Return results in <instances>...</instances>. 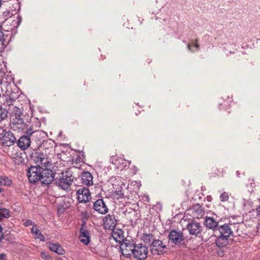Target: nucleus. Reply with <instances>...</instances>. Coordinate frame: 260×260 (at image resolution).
Returning a JSON list of instances; mask_svg holds the SVG:
<instances>
[{
    "label": "nucleus",
    "instance_id": "1",
    "mask_svg": "<svg viewBox=\"0 0 260 260\" xmlns=\"http://www.w3.org/2000/svg\"><path fill=\"white\" fill-rule=\"evenodd\" d=\"M74 180L72 173L70 171H66L62 172L59 176L55 180L57 186L60 188L67 190L72 183Z\"/></svg>",
    "mask_w": 260,
    "mask_h": 260
},
{
    "label": "nucleus",
    "instance_id": "2",
    "mask_svg": "<svg viewBox=\"0 0 260 260\" xmlns=\"http://www.w3.org/2000/svg\"><path fill=\"white\" fill-rule=\"evenodd\" d=\"M30 158L32 160L38 164V166L41 165L45 168H49L52 166L50 159L41 152L38 151L32 152L30 155Z\"/></svg>",
    "mask_w": 260,
    "mask_h": 260
},
{
    "label": "nucleus",
    "instance_id": "3",
    "mask_svg": "<svg viewBox=\"0 0 260 260\" xmlns=\"http://www.w3.org/2000/svg\"><path fill=\"white\" fill-rule=\"evenodd\" d=\"M148 254V249L146 246L140 243L134 244L133 246V255L137 260L145 259Z\"/></svg>",
    "mask_w": 260,
    "mask_h": 260
},
{
    "label": "nucleus",
    "instance_id": "4",
    "mask_svg": "<svg viewBox=\"0 0 260 260\" xmlns=\"http://www.w3.org/2000/svg\"><path fill=\"white\" fill-rule=\"evenodd\" d=\"M42 170L43 168L40 166H31L27 170V176L29 181L31 183H35L39 181Z\"/></svg>",
    "mask_w": 260,
    "mask_h": 260
},
{
    "label": "nucleus",
    "instance_id": "5",
    "mask_svg": "<svg viewBox=\"0 0 260 260\" xmlns=\"http://www.w3.org/2000/svg\"><path fill=\"white\" fill-rule=\"evenodd\" d=\"M21 116L20 109L15 107L12 114L11 122L14 125H19V126L18 127L19 128H22V126L24 125V121Z\"/></svg>",
    "mask_w": 260,
    "mask_h": 260
},
{
    "label": "nucleus",
    "instance_id": "6",
    "mask_svg": "<svg viewBox=\"0 0 260 260\" xmlns=\"http://www.w3.org/2000/svg\"><path fill=\"white\" fill-rule=\"evenodd\" d=\"M166 245L163 244L162 241L160 240H155L150 245V252L153 255H159L165 252Z\"/></svg>",
    "mask_w": 260,
    "mask_h": 260
},
{
    "label": "nucleus",
    "instance_id": "7",
    "mask_svg": "<svg viewBox=\"0 0 260 260\" xmlns=\"http://www.w3.org/2000/svg\"><path fill=\"white\" fill-rule=\"evenodd\" d=\"M111 161L115 166V168L120 171L126 169L130 165V161L128 160L115 156L111 158Z\"/></svg>",
    "mask_w": 260,
    "mask_h": 260
},
{
    "label": "nucleus",
    "instance_id": "8",
    "mask_svg": "<svg viewBox=\"0 0 260 260\" xmlns=\"http://www.w3.org/2000/svg\"><path fill=\"white\" fill-rule=\"evenodd\" d=\"M54 179V175L50 169H43L40 175L39 181L44 184L51 183Z\"/></svg>",
    "mask_w": 260,
    "mask_h": 260
},
{
    "label": "nucleus",
    "instance_id": "9",
    "mask_svg": "<svg viewBox=\"0 0 260 260\" xmlns=\"http://www.w3.org/2000/svg\"><path fill=\"white\" fill-rule=\"evenodd\" d=\"M77 200L80 203H85L89 201L90 193L88 188L85 187L79 188L76 192Z\"/></svg>",
    "mask_w": 260,
    "mask_h": 260
},
{
    "label": "nucleus",
    "instance_id": "10",
    "mask_svg": "<svg viewBox=\"0 0 260 260\" xmlns=\"http://www.w3.org/2000/svg\"><path fill=\"white\" fill-rule=\"evenodd\" d=\"M169 239L173 244H181L184 239L183 233L180 231L172 230L169 233Z\"/></svg>",
    "mask_w": 260,
    "mask_h": 260
},
{
    "label": "nucleus",
    "instance_id": "11",
    "mask_svg": "<svg viewBox=\"0 0 260 260\" xmlns=\"http://www.w3.org/2000/svg\"><path fill=\"white\" fill-rule=\"evenodd\" d=\"M189 233L191 235L198 236L201 232V225L200 223L192 221L187 225Z\"/></svg>",
    "mask_w": 260,
    "mask_h": 260
},
{
    "label": "nucleus",
    "instance_id": "12",
    "mask_svg": "<svg viewBox=\"0 0 260 260\" xmlns=\"http://www.w3.org/2000/svg\"><path fill=\"white\" fill-rule=\"evenodd\" d=\"M0 140L3 145L10 146L14 144L16 141V138L11 132H7L3 135V137H1Z\"/></svg>",
    "mask_w": 260,
    "mask_h": 260
},
{
    "label": "nucleus",
    "instance_id": "13",
    "mask_svg": "<svg viewBox=\"0 0 260 260\" xmlns=\"http://www.w3.org/2000/svg\"><path fill=\"white\" fill-rule=\"evenodd\" d=\"M93 209L101 214H105L108 212V208L103 199H99L94 202Z\"/></svg>",
    "mask_w": 260,
    "mask_h": 260
},
{
    "label": "nucleus",
    "instance_id": "14",
    "mask_svg": "<svg viewBox=\"0 0 260 260\" xmlns=\"http://www.w3.org/2000/svg\"><path fill=\"white\" fill-rule=\"evenodd\" d=\"M104 228L107 230H113L116 225V220L114 215H107L103 219Z\"/></svg>",
    "mask_w": 260,
    "mask_h": 260
},
{
    "label": "nucleus",
    "instance_id": "15",
    "mask_svg": "<svg viewBox=\"0 0 260 260\" xmlns=\"http://www.w3.org/2000/svg\"><path fill=\"white\" fill-rule=\"evenodd\" d=\"M134 244H131L129 242L125 241L120 245V250L123 255L128 257L133 255V246Z\"/></svg>",
    "mask_w": 260,
    "mask_h": 260
},
{
    "label": "nucleus",
    "instance_id": "16",
    "mask_svg": "<svg viewBox=\"0 0 260 260\" xmlns=\"http://www.w3.org/2000/svg\"><path fill=\"white\" fill-rule=\"evenodd\" d=\"M30 143L31 141L29 137L28 136H23L19 139L17 144L21 149L25 150L30 146Z\"/></svg>",
    "mask_w": 260,
    "mask_h": 260
},
{
    "label": "nucleus",
    "instance_id": "17",
    "mask_svg": "<svg viewBox=\"0 0 260 260\" xmlns=\"http://www.w3.org/2000/svg\"><path fill=\"white\" fill-rule=\"evenodd\" d=\"M81 181L83 184L87 186H90L93 184V176L89 172H83L81 175Z\"/></svg>",
    "mask_w": 260,
    "mask_h": 260
},
{
    "label": "nucleus",
    "instance_id": "18",
    "mask_svg": "<svg viewBox=\"0 0 260 260\" xmlns=\"http://www.w3.org/2000/svg\"><path fill=\"white\" fill-rule=\"evenodd\" d=\"M14 10L12 9V8H11V9H9L4 12L3 16L5 18L8 19V18L11 17V16L16 14L19 11L20 6L19 1H17L14 4Z\"/></svg>",
    "mask_w": 260,
    "mask_h": 260
},
{
    "label": "nucleus",
    "instance_id": "19",
    "mask_svg": "<svg viewBox=\"0 0 260 260\" xmlns=\"http://www.w3.org/2000/svg\"><path fill=\"white\" fill-rule=\"evenodd\" d=\"M218 231L220 233V235L225 236L227 237H229L233 234L232 229L230 225L228 224H224L220 226L218 228Z\"/></svg>",
    "mask_w": 260,
    "mask_h": 260
},
{
    "label": "nucleus",
    "instance_id": "20",
    "mask_svg": "<svg viewBox=\"0 0 260 260\" xmlns=\"http://www.w3.org/2000/svg\"><path fill=\"white\" fill-rule=\"evenodd\" d=\"M192 213L193 216L196 217V218L200 219L202 218L204 215V211L202 207L199 204H197L193 206L192 208Z\"/></svg>",
    "mask_w": 260,
    "mask_h": 260
},
{
    "label": "nucleus",
    "instance_id": "21",
    "mask_svg": "<svg viewBox=\"0 0 260 260\" xmlns=\"http://www.w3.org/2000/svg\"><path fill=\"white\" fill-rule=\"evenodd\" d=\"M79 239L82 243L85 245H87L89 243L90 240L89 232L87 230L81 228L80 230Z\"/></svg>",
    "mask_w": 260,
    "mask_h": 260
},
{
    "label": "nucleus",
    "instance_id": "22",
    "mask_svg": "<svg viewBox=\"0 0 260 260\" xmlns=\"http://www.w3.org/2000/svg\"><path fill=\"white\" fill-rule=\"evenodd\" d=\"M31 233L34 235V237L36 239H39L41 241H45V237L43 235L39 230L38 229L36 224H34L31 229Z\"/></svg>",
    "mask_w": 260,
    "mask_h": 260
},
{
    "label": "nucleus",
    "instance_id": "23",
    "mask_svg": "<svg viewBox=\"0 0 260 260\" xmlns=\"http://www.w3.org/2000/svg\"><path fill=\"white\" fill-rule=\"evenodd\" d=\"M48 247L51 251L58 254L63 255L64 253V249L59 244L49 243H48Z\"/></svg>",
    "mask_w": 260,
    "mask_h": 260
},
{
    "label": "nucleus",
    "instance_id": "24",
    "mask_svg": "<svg viewBox=\"0 0 260 260\" xmlns=\"http://www.w3.org/2000/svg\"><path fill=\"white\" fill-rule=\"evenodd\" d=\"M205 224L207 228L214 230L218 225V222L212 217H207L205 220Z\"/></svg>",
    "mask_w": 260,
    "mask_h": 260
},
{
    "label": "nucleus",
    "instance_id": "25",
    "mask_svg": "<svg viewBox=\"0 0 260 260\" xmlns=\"http://www.w3.org/2000/svg\"><path fill=\"white\" fill-rule=\"evenodd\" d=\"M229 238L225 236L220 235L216 240V244L218 247L225 246L229 243Z\"/></svg>",
    "mask_w": 260,
    "mask_h": 260
},
{
    "label": "nucleus",
    "instance_id": "26",
    "mask_svg": "<svg viewBox=\"0 0 260 260\" xmlns=\"http://www.w3.org/2000/svg\"><path fill=\"white\" fill-rule=\"evenodd\" d=\"M141 239L146 244H151L155 240L153 235L151 234H144Z\"/></svg>",
    "mask_w": 260,
    "mask_h": 260
},
{
    "label": "nucleus",
    "instance_id": "27",
    "mask_svg": "<svg viewBox=\"0 0 260 260\" xmlns=\"http://www.w3.org/2000/svg\"><path fill=\"white\" fill-rule=\"evenodd\" d=\"M12 180L8 177L0 176V185L9 186L12 184Z\"/></svg>",
    "mask_w": 260,
    "mask_h": 260
},
{
    "label": "nucleus",
    "instance_id": "28",
    "mask_svg": "<svg viewBox=\"0 0 260 260\" xmlns=\"http://www.w3.org/2000/svg\"><path fill=\"white\" fill-rule=\"evenodd\" d=\"M199 47V45L195 42H192V44H188L187 45L188 49L192 52L198 51Z\"/></svg>",
    "mask_w": 260,
    "mask_h": 260
},
{
    "label": "nucleus",
    "instance_id": "29",
    "mask_svg": "<svg viewBox=\"0 0 260 260\" xmlns=\"http://www.w3.org/2000/svg\"><path fill=\"white\" fill-rule=\"evenodd\" d=\"M9 210L6 208H1L0 209V218L4 217L8 218L10 217Z\"/></svg>",
    "mask_w": 260,
    "mask_h": 260
},
{
    "label": "nucleus",
    "instance_id": "30",
    "mask_svg": "<svg viewBox=\"0 0 260 260\" xmlns=\"http://www.w3.org/2000/svg\"><path fill=\"white\" fill-rule=\"evenodd\" d=\"M122 235V231L121 230H117V231H113L112 236L116 240H117V238L120 239Z\"/></svg>",
    "mask_w": 260,
    "mask_h": 260
},
{
    "label": "nucleus",
    "instance_id": "31",
    "mask_svg": "<svg viewBox=\"0 0 260 260\" xmlns=\"http://www.w3.org/2000/svg\"><path fill=\"white\" fill-rule=\"evenodd\" d=\"M7 114L8 112L7 110L0 107V121L7 117Z\"/></svg>",
    "mask_w": 260,
    "mask_h": 260
},
{
    "label": "nucleus",
    "instance_id": "32",
    "mask_svg": "<svg viewBox=\"0 0 260 260\" xmlns=\"http://www.w3.org/2000/svg\"><path fill=\"white\" fill-rule=\"evenodd\" d=\"M41 257L45 260H52L50 255L47 252L44 251H41Z\"/></svg>",
    "mask_w": 260,
    "mask_h": 260
},
{
    "label": "nucleus",
    "instance_id": "33",
    "mask_svg": "<svg viewBox=\"0 0 260 260\" xmlns=\"http://www.w3.org/2000/svg\"><path fill=\"white\" fill-rule=\"evenodd\" d=\"M229 198V195L228 192H224L220 196V199L221 202L228 201Z\"/></svg>",
    "mask_w": 260,
    "mask_h": 260
},
{
    "label": "nucleus",
    "instance_id": "34",
    "mask_svg": "<svg viewBox=\"0 0 260 260\" xmlns=\"http://www.w3.org/2000/svg\"><path fill=\"white\" fill-rule=\"evenodd\" d=\"M0 41L2 42V45L5 47L8 44L10 40L6 41V39L5 38V35L4 34L0 35Z\"/></svg>",
    "mask_w": 260,
    "mask_h": 260
},
{
    "label": "nucleus",
    "instance_id": "35",
    "mask_svg": "<svg viewBox=\"0 0 260 260\" xmlns=\"http://www.w3.org/2000/svg\"><path fill=\"white\" fill-rule=\"evenodd\" d=\"M230 46L231 45H230L226 44V45H225V46L223 47V49H224V51L226 54L231 53L233 52V51L228 50V49L230 48Z\"/></svg>",
    "mask_w": 260,
    "mask_h": 260
},
{
    "label": "nucleus",
    "instance_id": "36",
    "mask_svg": "<svg viewBox=\"0 0 260 260\" xmlns=\"http://www.w3.org/2000/svg\"><path fill=\"white\" fill-rule=\"evenodd\" d=\"M34 224H35L31 220H29V219H27L24 223V225L25 226H29V225H31L33 226Z\"/></svg>",
    "mask_w": 260,
    "mask_h": 260
},
{
    "label": "nucleus",
    "instance_id": "37",
    "mask_svg": "<svg viewBox=\"0 0 260 260\" xmlns=\"http://www.w3.org/2000/svg\"><path fill=\"white\" fill-rule=\"evenodd\" d=\"M213 235V233L211 235H209L208 236H206V232L204 233L202 236V239L204 241H207L210 237H211Z\"/></svg>",
    "mask_w": 260,
    "mask_h": 260
},
{
    "label": "nucleus",
    "instance_id": "38",
    "mask_svg": "<svg viewBox=\"0 0 260 260\" xmlns=\"http://www.w3.org/2000/svg\"><path fill=\"white\" fill-rule=\"evenodd\" d=\"M34 131L32 130V128H31V127H29V128H28L26 131V134L27 135V136H31L33 133H34Z\"/></svg>",
    "mask_w": 260,
    "mask_h": 260
},
{
    "label": "nucleus",
    "instance_id": "39",
    "mask_svg": "<svg viewBox=\"0 0 260 260\" xmlns=\"http://www.w3.org/2000/svg\"><path fill=\"white\" fill-rule=\"evenodd\" d=\"M7 132L6 129H4V128L0 127V139H1V137H3L4 134H5Z\"/></svg>",
    "mask_w": 260,
    "mask_h": 260
},
{
    "label": "nucleus",
    "instance_id": "40",
    "mask_svg": "<svg viewBox=\"0 0 260 260\" xmlns=\"http://www.w3.org/2000/svg\"><path fill=\"white\" fill-rule=\"evenodd\" d=\"M130 170L131 171V174L133 175L136 174L137 172V169L135 167H134L133 168H131Z\"/></svg>",
    "mask_w": 260,
    "mask_h": 260
},
{
    "label": "nucleus",
    "instance_id": "41",
    "mask_svg": "<svg viewBox=\"0 0 260 260\" xmlns=\"http://www.w3.org/2000/svg\"><path fill=\"white\" fill-rule=\"evenodd\" d=\"M0 260H6V255L4 253H1Z\"/></svg>",
    "mask_w": 260,
    "mask_h": 260
},
{
    "label": "nucleus",
    "instance_id": "42",
    "mask_svg": "<svg viewBox=\"0 0 260 260\" xmlns=\"http://www.w3.org/2000/svg\"><path fill=\"white\" fill-rule=\"evenodd\" d=\"M12 99L11 98H9L6 100V103L8 105H10L12 104Z\"/></svg>",
    "mask_w": 260,
    "mask_h": 260
},
{
    "label": "nucleus",
    "instance_id": "43",
    "mask_svg": "<svg viewBox=\"0 0 260 260\" xmlns=\"http://www.w3.org/2000/svg\"><path fill=\"white\" fill-rule=\"evenodd\" d=\"M256 212L258 220H260V206L256 209Z\"/></svg>",
    "mask_w": 260,
    "mask_h": 260
},
{
    "label": "nucleus",
    "instance_id": "44",
    "mask_svg": "<svg viewBox=\"0 0 260 260\" xmlns=\"http://www.w3.org/2000/svg\"><path fill=\"white\" fill-rule=\"evenodd\" d=\"M18 26L20 24L21 22V17L20 16H18L17 17Z\"/></svg>",
    "mask_w": 260,
    "mask_h": 260
},
{
    "label": "nucleus",
    "instance_id": "45",
    "mask_svg": "<svg viewBox=\"0 0 260 260\" xmlns=\"http://www.w3.org/2000/svg\"><path fill=\"white\" fill-rule=\"evenodd\" d=\"M13 80V78L12 77H10L9 78V82H10L11 81Z\"/></svg>",
    "mask_w": 260,
    "mask_h": 260
},
{
    "label": "nucleus",
    "instance_id": "46",
    "mask_svg": "<svg viewBox=\"0 0 260 260\" xmlns=\"http://www.w3.org/2000/svg\"><path fill=\"white\" fill-rule=\"evenodd\" d=\"M149 199L148 197L146 196V200L145 201H147L149 202Z\"/></svg>",
    "mask_w": 260,
    "mask_h": 260
},
{
    "label": "nucleus",
    "instance_id": "47",
    "mask_svg": "<svg viewBox=\"0 0 260 260\" xmlns=\"http://www.w3.org/2000/svg\"><path fill=\"white\" fill-rule=\"evenodd\" d=\"M2 231H3V228H2V227L0 225V233H1Z\"/></svg>",
    "mask_w": 260,
    "mask_h": 260
},
{
    "label": "nucleus",
    "instance_id": "48",
    "mask_svg": "<svg viewBox=\"0 0 260 260\" xmlns=\"http://www.w3.org/2000/svg\"><path fill=\"white\" fill-rule=\"evenodd\" d=\"M11 8H12V9H14V4L12 5V6L9 9H11Z\"/></svg>",
    "mask_w": 260,
    "mask_h": 260
},
{
    "label": "nucleus",
    "instance_id": "49",
    "mask_svg": "<svg viewBox=\"0 0 260 260\" xmlns=\"http://www.w3.org/2000/svg\"><path fill=\"white\" fill-rule=\"evenodd\" d=\"M2 1H0V7H1V5H2V3H1Z\"/></svg>",
    "mask_w": 260,
    "mask_h": 260
},
{
    "label": "nucleus",
    "instance_id": "50",
    "mask_svg": "<svg viewBox=\"0 0 260 260\" xmlns=\"http://www.w3.org/2000/svg\"><path fill=\"white\" fill-rule=\"evenodd\" d=\"M2 189L1 188H0V192H2Z\"/></svg>",
    "mask_w": 260,
    "mask_h": 260
}]
</instances>
